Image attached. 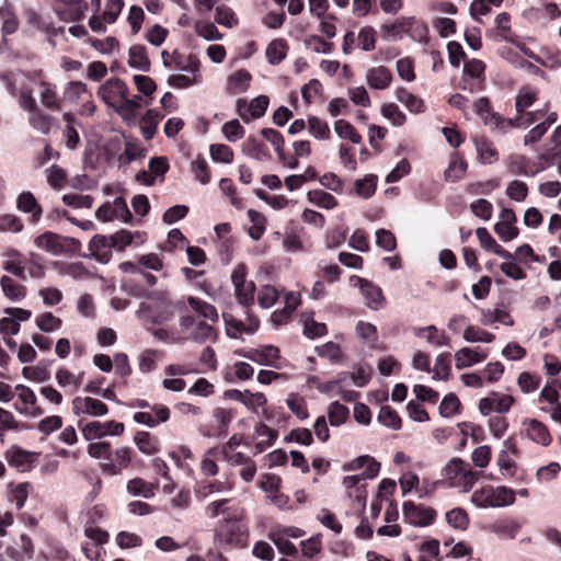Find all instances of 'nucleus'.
Masks as SVG:
<instances>
[{
    "label": "nucleus",
    "instance_id": "obj_1",
    "mask_svg": "<svg viewBox=\"0 0 561 561\" xmlns=\"http://www.w3.org/2000/svg\"><path fill=\"white\" fill-rule=\"evenodd\" d=\"M480 473L473 471L470 465L461 458H451L443 468L442 477L451 488L468 493L478 481Z\"/></svg>",
    "mask_w": 561,
    "mask_h": 561
},
{
    "label": "nucleus",
    "instance_id": "obj_2",
    "mask_svg": "<svg viewBox=\"0 0 561 561\" xmlns=\"http://www.w3.org/2000/svg\"><path fill=\"white\" fill-rule=\"evenodd\" d=\"M153 305H141L137 311V317L145 323L162 324L173 319L178 304L170 298L168 291H159L153 294Z\"/></svg>",
    "mask_w": 561,
    "mask_h": 561
},
{
    "label": "nucleus",
    "instance_id": "obj_3",
    "mask_svg": "<svg viewBox=\"0 0 561 561\" xmlns=\"http://www.w3.org/2000/svg\"><path fill=\"white\" fill-rule=\"evenodd\" d=\"M515 502V491L501 485H485L476 490L471 495V503L480 508L504 507Z\"/></svg>",
    "mask_w": 561,
    "mask_h": 561
},
{
    "label": "nucleus",
    "instance_id": "obj_4",
    "mask_svg": "<svg viewBox=\"0 0 561 561\" xmlns=\"http://www.w3.org/2000/svg\"><path fill=\"white\" fill-rule=\"evenodd\" d=\"M215 340V329L210 324L196 320L191 316L181 317L180 333L178 337L172 339L173 343H182L184 341L205 343Z\"/></svg>",
    "mask_w": 561,
    "mask_h": 561
},
{
    "label": "nucleus",
    "instance_id": "obj_5",
    "mask_svg": "<svg viewBox=\"0 0 561 561\" xmlns=\"http://www.w3.org/2000/svg\"><path fill=\"white\" fill-rule=\"evenodd\" d=\"M20 106L28 113L30 125L41 134H48L51 127V117L45 114L33 98L30 87H22L18 94Z\"/></svg>",
    "mask_w": 561,
    "mask_h": 561
},
{
    "label": "nucleus",
    "instance_id": "obj_6",
    "mask_svg": "<svg viewBox=\"0 0 561 561\" xmlns=\"http://www.w3.org/2000/svg\"><path fill=\"white\" fill-rule=\"evenodd\" d=\"M377 32L371 26H363L356 34L353 31L343 36L342 51L350 55L356 47L364 51H371L376 47Z\"/></svg>",
    "mask_w": 561,
    "mask_h": 561
},
{
    "label": "nucleus",
    "instance_id": "obj_7",
    "mask_svg": "<svg viewBox=\"0 0 561 561\" xmlns=\"http://www.w3.org/2000/svg\"><path fill=\"white\" fill-rule=\"evenodd\" d=\"M247 266L238 264L231 274V282L234 288V297L239 305L250 307L254 302L255 285L247 279Z\"/></svg>",
    "mask_w": 561,
    "mask_h": 561
},
{
    "label": "nucleus",
    "instance_id": "obj_8",
    "mask_svg": "<svg viewBox=\"0 0 561 561\" xmlns=\"http://www.w3.org/2000/svg\"><path fill=\"white\" fill-rule=\"evenodd\" d=\"M34 244L38 250L58 256L71 250L73 245L78 244V241L73 238H66L51 231H45L34 239Z\"/></svg>",
    "mask_w": 561,
    "mask_h": 561
},
{
    "label": "nucleus",
    "instance_id": "obj_9",
    "mask_svg": "<svg viewBox=\"0 0 561 561\" xmlns=\"http://www.w3.org/2000/svg\"><path fill=\"white\" fill-rule=\"evenodd\" d=\"M125 431V425L116 421H91L81 426V433L85 440L92 442L105 436H121Z\"/></svg>",
    "mask_w": 561,
    "mask_h": 561
},
{
    "label": "nucleus",
    "instance_id": "obj_10",
    "mask_svg": "<svg viewBox=\"0 0 561 561\" xmlns=\"http://www.w3.org/2000/svg\"><path fill=\"white\" fill-rule=\"evenodd\" d=\"M128 93V88L121 79H111L104 82L99 91V98L118 114L124 102V96Z\"/></svg>",
    "mask_w": 561,
    "mask_h": 561
},
{
    "label": "nucleus",
    "instance_id": "obj_11",
    "mask_svg": "<svg viewBox=\"0 0 561 561\" xmlns=\"http://www.w3.org/2000/svg\"><path fill=\"white\" fill-rule=\"evenodd\" d=\"M350 284L353 287H356L360 290V294L365 298L366 306L371 310H379L383 308L386 304V299L382 295V290L379 286L373 284L371 282L359 277V276H351Z\"/></svg>",
    "mask_w": 561,
    "mask_h": 561
},
{
    "label": "nucleus",
    "instance_id": "obj_12",
    "mask_svg": "<svg viewBox=\"0 0 561 561\" xmlns=\"http://www.w3.org/2000/svg\"><path fill=\"white\" fill-rule=\"evenodd\" d=\"M402 510L404 520L413 526H428L436 517V512L432 507L415 504L410 501L403 503Z\"/></svg>",
    "mask_w": 561,
    "mask_h": 561
},
{
    "label": "nucleus",
    "instance_id": "obj_13",
    "mask_svg": "<svg viewBox=\"0 0 561 561\" xmlns=\"http://www.w3.org/2000/svg\"><path fill=\"white\" fill-rule=\"evenodd\" d=\"M245 534V527L239 520H227L219 526L216 540L220 546H241L244 542Z\"/></svg>",
    "mask_w": 561,
    "mask_h": 561
},
{
    "label": "nucleus",
    "instance_id": "obj_14",
    "mask_svg": "<svg viewBox=\"0 0 561 561\" xmlns=\"http://www.w3.org/2000/svg\"><path fill=\"white\" fill-rule=\"evenodd\" d=\"M14 391L19 398V401L14 403V410L18 413L31 417H37L43 414L42 409L36 405V394L30 387L16 385Z\"/></svg>",
    "mask_w": 561,
    "mask_h": 561
},
{
    "label": "nucleus",
    "instance_id": "obj_15",
    "mask_svg": "<svg viewBox=\"0 0 561 561\" xmlns=\"http://www.w3.org/2000/svg\"><path fill=\"white\" fill-rule=\"evenodd\" d=\"M71 407L73 414L77 416L101 417L108 412V408L103 401L92 397H75Z\"/></svg>",
    "mask_w": 561,
    "mask_h": 561
},
{
    "label": "nucleus",
    "instance_id": "obj_16",
    "mask_svg": "<svg viewBox=\"0 0 561 561\" xmlns=\"http://www.w3.org/2000/svg\"><path fill=\"white\" fill-rule=\"evenodd\" d=\"M522 434L541 446H549L552 442L548 427L536 419H525L522 422Z\"/></svg>",
    "mask_w": 561,
    "mask_h": 561
},
{
    "label": "nucleus",
    "instance_id": "obj_17",
    "mask_svg": "<svg viewBox=\"0 0 561 561\" xmlns=\"http://www.w3.org/2000/svg\"><path fill=\"white\" fill-rule=\"evenodd\" d=\"M514 403V398L508 394L492 392L489 397L482 398L479 402V411L483 415H490L492 412L506 413Z\"/></svg>",
    "mask_w": 561,
    "mask_h": 561
},
{
    "label": "nucleus",
    "instance_id": "obj_18",
    "mask_svg": "<svg viewBox=\"0 0 561 561\" xmlns=\"http://www.w3.org/2000/svg\"><path fill=\"white\" fill-rule=\"evenodd\" d=\"M245 357L256 364L282 368L279 348L274 345H265L257 348H251L247 352Z\"/></svg>",
    "mask_w": 561,
    "mask_h": 561
},
{
    "label": "nucleus",
    "instance_id": "obj_19",
    "mask_svg": "<svg viewBox=\"0 0 561 561\" xmlns=\"http://www.w3.org/2000/svg\"><path fill=\"white\" fill-rule=\"evenodd\" d=\"M227 335L232 339H240L244 333L252 334L259 328V320L255 317H249L248 322H243L231 314H222Z\"/></svg>",
    "mask_w": 561,
    "mask_h": 561
},
{
    "label": "nucleus",
    "instance_id": "obj_20",
    "mask_svg": "<svg viewBox=\"0 0 561 561\" xmlns=\"http://www.w3.org/2000/svg\"><path fill=\"white\" fill-rule=\"evenodd\" d=\"M36 459L37 454L24 450L18 446H13L7 451L9 465L20 472L30 471Z\"/></svg>",
    "mask_w": 561,
    "mask_h": 561
},
{
    "label": "nucleus",
    "instance_id": "obj_21",
    "mask_svg": "<svg viewBox=\"0 0 561 561\" xmlns=\"http://www.w3.org/2000/svg\"><path fill=\"white\" fill-rule=\"evenodd\" d=\"M517 455V447L512 438L503 442V449L499 453L496 465L505 477H513L515 473V459L512 456Z\"/></svg>",
    "mask_w": 561,
    "mask_h": 561
},
{
    "label": "nucleus",
    "instance_id": "obj_22",
    "mask_svg": "<svg viewBox=\"0 0 561 561\" xmlns=\"http://www.w3.org/2000/svg\"><path fill=\"white\" fill-rule=\"evenodd\" d=\"M364 465H367V471L365 472L364 476L354 474V476L344 477L342 483L346 489H351V488L355 486L364 478H374L378 473L379 463L376 461H373L368 456H362V457L357 458L356 460H354L352 462L351 466H352V468H359V467H363Z\"/></svg>",
    "mask_w": 561,
    "mask_h": 561
},
{
    "label": "nucleus",
    "instance_id": "obj_23",
    "mask_svg": "<svg viewBox=\"0 0 561 561\" xmlns=\"http://www.w3.org/2000/svg\"><path fill=\"white\" fill-rule=\"evenodd\" d=\"M32 82L38 90V96L43 106L53 111H59L60 100L57 95L56 85L42 79H34Z\"/></svg>",
    "mask_w": 561,
    "mask_h": 561
},
{
    "label": "nucleus",
    "instance_id": "obj_24",
    "mask_svg": "<svg viewBox=\"0 0 561 561\" xmlns=\"http://www.w3.org/2000/svg\"><path fill=\"white\" fill-rule=\"evenodd\" d=\"M188 69L192 76L186 75H172L168 78V83L176 89H186L202 82L199 73V62L196 59H190Z\"/></svg>",
    "mask_w": 561,
    "mask_h": 561
},
{
    "label": "nucleus",
    "instance_id": "obj_25",
    "mask_svg": "<svg viewBox=\"0 0 561 561\" xmlns=\"http://www.w3.org/2000/svg\"><path fill=\"white\" fill-rule=\"evenodd\" d=\"M365 80L371 89L385 90L391 84L392 73L385 66H376L366 71Z\"/></svg>",
    "mask_w": 561,
    "mask_h": 561
},
{
    "label": "nucleus",
    "instance_id": "obj_26",
    "mask_svg": "<svg viewBox=\"0 0 561 561\" xmlns=\"http://www.w3.org/2000/svg\"><path fill=\"white\" fill-rule=\"evenodd\" d=\"M113 244L110 237L96 234L89 242V251L100 263H107L112 256Z\"/></svg>",
    "mask_w": 561,
    "mask_h": 561
},
{
    "label": "nucleus",
    "instance_id": "obj_27",
    "mask_svg": "<svg viewBox=\"0 0 561 561\" xmlns=\"http://www.w3.org/2000/svg\"><path fill=\"white\" fill-rule=\"evenodd\" d=\"M488 357L484 351H478L470 347H462L455 354V365L457 369H463L474 364L483 362Z\"/></svg>",
    "mask_w": 561,
    "mask_h": 561
},
{
    "label": "nucleus",
    "instance_id": "obj_28",
    "mask_svg": "<svg viewBox=\"0 0 561 561\" xmlns=\"http://www.w3.org/2000/svg\"><path fill=\"white\" fill-rule=\"evenodd\" d=\"M252 80V76L248 70L239 69L231 73L227 79V90L231 94L244 93Z\"/></svg>",
    "mask_w": 561,
    "mask_h": 561
},
{
    "label": "nucleus",
    "instance_id": "obj_29",
    "mask_svg": "<svg viewBox=\"0 0 561 561\" xmlns=\"http://www.w3.org/2000/svg\"><path fill=\"white\" fill-rule=\"evenodd\" d=\"M16 207L23 213L32 214V221L34 224L39 221L42 217V207L31 192H23L19 195Z\"/></svg>",
    "mask_w": 561,
    "mask_h": 561
},
{
    "label": "nucleus",
    "instance_id": "obj_30",
    "mask_svg": "<svg viewBox=\"0 0 561 561\" xmlns=\"http://www.w3.org/2000/svg\"><path fill=\"white\" fill-rule=\"evenodd\" d=\"M558 119V115L556 112H551L547 115V117L536 124L525 136H524V145L528 146L530 144L538 142L542 136L547 133L549 127L554 124Z\"/></svg>",
    "mask_w": 561,
    "mask_h": 561
},
{
    "label": "nucleus",
    "instance_id": "obj_31",
    "mask_svg": "<svg viewBox=\"0 0 561 561\" xmlns=\"http://www.w3.org/2000/svg\"><path fill=\"white\" fill-rule=\"evenodd\" d=\"M254 436L257 438L255 444L256 454H260L274 444L277 438V432L264 423H260L254 428Z\"/></svg>",
    "mask_w": 561,
    "mask_h": 561
},
{
    "label": "nucleus",
    "instance_id": "obj_32",
    "mask_svg": "<svg viewBox=\"0 0 561 561\" xmlns=\"http://www.w3.org/2000/svg\"><path fill=\"white\" fill-rule=\"evenodd\" d=\"M134 443L138 450L147 456H152L160 450L159 440L149 432L139 431L134 436Z\"/></svg>",
    "mask_w": 561,
    "mask_h": 561
},
{
    "label": "nucleus",
    "instance_id": "obj_33",
    "mask_svg": "<svg viewBox=\"0 0 561 561\" xmlns=\"http://www.w3.org/2000/svg\"><path fill=\"white\" fill-rule=\"evenodd\" d=\"M414 334L415 336L424 339L430 344H434L436 346H446L449 344V337L445 333L439 332L435 325L415 328Z\"/></svg>",
    "mask_w": 561,
    "mask_h": 561
},
{
    "label": "nucleus",
    "instance_id": "obj_34",
    "mask_svg": "<svg viewBox=\"0 0 561 561\" xmlns=\"http://www.w3.org/2000/svg\"><path fill=\"white\" fill-rule=\"evenodd\" d=\"M287 51V42L283 38H275L267 45L265 56L271 65H278L286 58Z\"/></svg>",
    "mask_w": 561,
    "mask_h": 561
},
{
    "label": "nucleus",
    "instance_id": "obj_35",
    "mask_svg": "<svg viewBox=\"0 0 561 561\" xmlns=\"http://www.w3.org/2000/svg\"><path fill=\"white\" fill-rule=\"evenodd\" d=\"M128 65L141 71H148L150 68V60L147 50L142 45H133L128 51Z\"/></svg>",
    "mask_w": 561,
    "mask_h": 561
},
{
    "label": "nucleus",
    "instance_id": "obj_36",
    "mask_svg": "<svg viewBox=\"0 0 561 561\" xmlns=\"http://www.w3.org/2000/svg\"><path fill=\"white\" fill-rule=\"evenodd\" d=\"M550 112L548 111V105H545L542 108H538L536 111H524L517 113V128L526 129L530 125L535 123L542 122Z\"/></svg>",
    "mask_w": 561,
    "mask_h": 561
},
{
    "label": "nucleus",
    "instance_id": "obj_37",
    "mask_svg": "<svg viewBox=\"0 0 561 561\" xmlns=\"http://www.w3.org/2000/svg\"><path fill=\"white\" fill-rule=\"evenodd\" d=\"M3 270L18 276L21 279H26L25 271L26 267L23 265V261L21 260V254L15 251H9L5 254V260L3 262Z\"/></svg>",
    "mask_w": 561,
    "mask_h": 561
},
{
    "label": "nucleus",
    "instance_id": "obj_38",
    "mask_svg": "<svg viewBox=\"0 0 561 561\" xmlns=\"http://www.w3.org/2000/svg\"><path fill=\"white\" fill-rule=\"evenodd\" d=\"M397 99L402 103L411 113H423L425 111V104L422 99L410 93L407 89L400 88L397 90Z\"/></svg>",
    "mask_w": 561,
    "mask_h": 561
},
{
    "label": "nucleus",
    "instance_id": "obj_39",
    "mask_svg": "<svg viewBox=\"0 0 561 561\" xmlns=\"http://www.w3.org/2000/svg\"><path fill=\"white\" fill-rule=\"evenodd\" d=\"M84 377V373L73 374L70 370L62 368L57 370L56 380L61 388H70L72 391L78 390Z\"/></svg>",
    "mask_w": 561,
    "mask_h": 561
},
{
    "label": "nucleus",
    "instance_id": "obj_40",
    "mask_svg": "<svg viewBox=\"0 0 561 561\" xmlns=\"http://www.w3.org/2000/svg\"><path fill=\"white\" fill-rule=\"evenodd\" d=\"M0 285L5 297L13 301H19L26 295V288L9 276H2Z\"/></svg>",
    "mask_w": 561,
    "mask_h": 561
},
{
    "label": "nucleus",
    "instance_id": "obj_41",
    "mask_svg": "<svg viewBox=\"0 0 561 561\" xmlns=\"http://www.w3.org/2000/svg\"><path fill=\"white\" fill-rule=\"evenodd\" d=\"M304 334L308 339L321 337L327 334V325L322 322H317L312 313H302Z\"/></svg>",
    "mask_w": 561,
    "mask_h": 561
},
{
    "label": "nucleus",
    "instance_id": "obj_42",
    "mask_svg": "<svg viewBox=\"0 0 561 561\" xmlns=\"http://www.w3.org/2000/svg\"><path fill=\"white\" fill-rule=\"evenodd\" d=\"M307 198L311 204L323 209H332L337 205L336 198L322 190L309 191Z\"/></svg>",
    "mask_w": 561,
    "mask_h": 561
},
{
    "label": "nucleus",
    "instance_id": "obj_43",
    "mask_svg": "<svg viewBox=\"0 0 561 561\" xmlns=\"http://www.w3.org/2000/svg\"><path fill=\"white\" fill-rule=\"evenodd\" d=\"M187 302H188L190 307L195 312H197L201 317H203L209 321H213V322L218 321V312H217V309L213 305H210L206 301H203L198 298H195V297H188Z\"/></svg>",
    "mask_w": 561,
    "mask_h": 561
},
{
    "label": "nucleus",
    "instance_id": "obj_44",
    "mask_svg": "<svg viewBox=\"0 0 561 561\" xmlns=\"http://www.w3.org/2000/svg\"><path fill=\"white\" fill-rule=\"evenodd\" d=\"M474 144L478 157L482 163L491 164L497 160V151L486 138H478Z\"/></svg>",
    "mask_w": 561,
    "mask_h": 561
},
{
    "label": "nucleus",
    "instance_id": "obj_45",
    "mask_svg": "<svg viewBox=\"0 0 561 561\" xmlns=\"http://www.w3.org/2000/svg\"><path fill=\"white\" fill-rule=\"evenodd\" d=\"M127 491L134 496H142L145 499H150L154 495L153 485L141 478L128 481Z\"/></svg>",
    "mask_w": 561,
    "mask_h": 561
},
{
    "label": "nucleus",
    "instance_id": "obj_46",
    "mask_svg": "<svg viewBox=\"0 0 561 561\" xmlns=\"http://www.w3.org/2000/svg\"><path fill=\"white\" fill-rule=\"evenodd\" d=\"M467 169V163L458 154H454L444 175L447 182H456L462 178Z\"/></svg>",
    "mask_w": 561,
    "mask_h": 561
},
{
    "label": "nucleus",
    "instance_id": "obj_47",
    "mask_svg": "<svg viewBox=\"0 0 561 561\" xmlns=\"http://www.w3.org/2000/svg\"><path fill=\"white\" fill-rule=\"evenodd\" d=\"M538 93L530 88H522L515 98V110L517 113L528 110L536 102Z\"/></svg>",
    "mask_w": 561,
    "mask_h": 561
},
{
    "label": "nucleus",
    "instance_id": "obj_48",
    "mask_svg": "<svg viewBox=\"0 0 561 561\" xmlns=\"http://www.w3.org/2000/svg\"><path fill=\"white\" fill-rule=\"evenodd\" d=\"M528 160L522 154H513L507 160V169L512 175L533 176L536 171H528Z\"/></svg>",
    "mask_w": 561,
    "mask_h": 561
},
{
    "label": "nucleus",
    "instance_id": "obj_49",
    "mask_svg": "<svg viewBox=\"0 0 561 561\" xmlns=\"http://www.w3.org/2000/svg\"><path fill=\"white\" fill-rule=\"evenodd\" d=\"M500 322L505 325H513L514 321L511 316L501 309L483 310L481 313V323L484 325H491Z\"/></svg>",
    "mask_w": 561,
    "mask_h": 561
},
{
    "label": "nucleus",
    "instance_id": "obj_50",
    "mask_svg": "<svg viewBox=\"0 0 561 561\" xmlns=\"http://www.w3.org/2000/svg\"><path fill=\"white\" fill-rule=\"evenodd\" d=\"M381 115L390 121L393 126H402L405 121V114L399 108L396 103H383L380 107Z\"/></svg>",
    "mask_w": 561,
    "mask_h": 561
},
{
    "label": "nucleus",
    "instance_id": "obj_51",
    "mask_svg": "<svg viewBox=\"0 0 561 561\" xmlns=\"http://www.w3.org/2000/svg\"><path fill=\"white\" fill-rule=\"evenodd\" d=\"M279 298V290L272 285L261 286L257 291V302L261 308L268 309Z\"/></svg>",
    "mask_w": 561,
    "mask_h": 561
},
{
    "label": "nucleus",
    "instance_id": "obj_52",
    "mask_svg": "<svg viewBox=\"0 0 561 561\" xmlns=\"http://www.w3.org/2000/svg\"><path fill=\"white\" fill-rule=\"evenodd\" d=\"M446 522L456 529L465 530L469 526L468 513L461 507H455L446 513Z\"/></svg>",
    "mask_w": 561,
    "mask_h": 561
},
{
    "label": "nucleus",
    "instance_id": "obj_53",
    "mask_svg": "<svg viewBox=\"0 0 561 561\" xmlns=\"http://www.w3.org/2000/svg\"><path fill=\"white\" fill-rule=\"evenodd\" d=\"M377 185V176L374 174H367L363 179L355 181V192L358 196L363 198L370 197L375 191Z\"/></svg>",
    "mask_w": 561,
    "mask_h": 561
},
{
    "label": "nucleus",
    "instance_id": "obj_54",
    "mask_svg": "<svg viewBox=\"0 0 561 561\" xmlns=\"http://www.w3.org/2000/svg\"><path fill=\"white\" fill-rule=\"evenodd\" d=\"M334 131L340 138L348 139L353 144H359L362 136L355 130L351 123L345 119H337L334 123Z\"/></svg>",
    "mask_w": 561,
    "mask_h": 561
},
{
    "label": "nucleus",
    "instance_id": "obj_55",
    "mask_svg": "<svg viewBox=\"0 0 561 561\" xmlns=\"http://www.w3.org/2000/svg\"><path fill=\"white\" fill-rule=\"evenodd\" d=\"M36 325L41 331L51 333L61 328L62 320L51 312H44L36 318Z\"/></svg>",
    "mask_w": 561,
    "mask_h": 561
},
{
    "label": "nucleus",
    "instance_id": "obj_56",
    "mask_svg": "<svg viewBox=\"0 0 561 561\" xmlns=\"http://www.w3.org/2000/svg\"><path fill=\"white\" fill-rule=\"evenodd\" d=\"M159 114L154 110H148L144 117L141 118V134L145 139H151L156 131L158 125Z\"/></svg>",
    "mask_w": 561,
    "mask_h": 561
},
{
    "label": "nucleus",
    "instance_id": "obj_57",
    "mask_svg": "<svg viewBox=\"0 0 561 561\" xmlns=\"http://www.w3.org/2000/svg\"><path fill=\"white\" fill-rule=\"evenodd\" d=\"M328 417L332 426H340L348 417V409L337 401L332 402L328 408Z\"/></svg>",
    "mask_w": 561,
    "mask_h": 561
},
{
    "label": "nucleus",
    "instance_id": "obj_58",
    "mask_svg": "<svg viewBox=\"0 0 561 561\" xmlns=\"http://www.w3.org/2000/svg\"><path fill=\"white\" fill-rule=\"evenodd\" d=\"M462 337L466 342L469 343H491L494 341V335L492 333L473 325H469L465 329Z\"/></svg>",
    "mask_w": 561,
    "mask_h": 561
},
{
    "label": "nucleus",
    "instance_id": "obj_59",
    "mask_svg": "<svg viewBox=\"0 0 561 561\" xmlns=\"http://www.w3.org/2000/svg\"><path fill=\"white\" fill-rule=\"evenodd\" d=\"M195 32L198 36L206 41H219L222 38V34L218 31L216 25L207 21H197L195 23Z\"/></svg>",
    "mask_w": 561,
    "mask_h": 561
},
{
    "label": "nucleus",
    "instance_id": "obj_60",
    "mask_svg": "<svg viewBox=\"0 0 561 561\" xmlns=\"http://www.w3.org/2000/svg\"><path fill=\"white\" fill-rule=\"evenodd\" d=\"M433 379L447 380L450 375V360L448 353L439 354L435 359Z\"/></svg>",
    "mask_w": 561,
    "mask_h": 561
},
{
    "label": "nucleus",
    "instance_id": "obj_61",
    "mask_svg": "<svg viewBox=\"0 0 561 561\" xmlns=\"http://www.w3.org/2000/svg\"><path fill=\"white\" fill-rule=\"evenodd\" d=\"M377 419L379 423L389 428L399 430L401 427L400 416L389 405L381 407Z\"/></svg>",
    "mask_w": 561,
    "mask_h": 561
},
{
    "label": "nucleus",
    "instance_id": "obj_62",
    "mask_svg": "<svg viewBox=\"0 0 561 561\" xmlns=\"http://www.w3.org/2000/svg\"><path fill=\"white\" fill-rule=\"evenodd\" d=\"M248 216L252 222V226L249 228V234L253 240H259L265 231V217L253 209L248 211Z\"/></svg>",
    "mask_w": 561,
    "mask_h": 561
},
{
    "label": "nucleus",
    "instance_id": "obj_63",
    "mask_svg": "<svg viewBox=\"0 0 561 561\" xmlns=\"http://www.w3.org/2000/svg\"><path fill=\"white\" fill-rule=\"evenodd\" d=\"M288 409L300 420L308 417L307 404L302 397L297 393H290L286 399Z\"/></svg>",
    "mask_w": 561,
    "mask_h": 561
},
{
    "label": "nucleus",
    "instance_id": "obj_64",
    "mask_svg": "<svg viewBox=\"0 0 561 561\" xmlns=\"http://www.w3.org/2000/svg\"><path fill=\"white\" fill-rule=\"evenodd\" d=\"M160 357L158 351L146 350L138 357L139 370L144 374L150 373L156 369L157 360Z\"/></svg>",
    "mask_w": 561,
    "mask_h": 561
}]
</instances>
